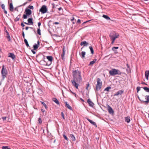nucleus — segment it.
Segmentation results:
<instances>
[{
  "label": "nucleus",
  "mask_w": 149,
  "mask_h": 149,
  "mask_svg": "<svg viewBox=\"0 0 149 149\" xmlns=\"http://www.w3.org/2000/svg\"><path fill=\"white\" fill-rule=\"evenodd\" d=\"M72 73L73 79L71 81L72 83L76 88L78 89L79 85L77 83H80L82 81L81 72L77 70H73Z\"/></svg>",
  "instance_id": "1"
},
{
  "label": "nucleus",
  "mask_w": 149,
  "mask_h": 149,
  "mask_svg": "<svg viewBox=\"0 0 149 149\" xmlns=\"http://www.w3.org/2000/svg\"><path fill=\"white\" fill-rule=\"evenodd\" d=\"M8 71L6 68H5L4 65H2V68L1 70V74L2 77V81L4 80L5 78L7 77L8 74Z\"/></svg>",
  "instance_id": "2"
},
{
  "label": "nucleus",
  "mask_w": 149,
  "mask_h": 149,
  "mask_svg": "<svg viewBox=\"0 0 149 149\" xmlns=\"http://www.w3.org/2000/svg\"><path fill=\"white\" fill-rule=\"evenodd\" d=\"M109 73L111 76H114L116 74L121 75L122 72L119 70L115 69H113L110 70Z\"/></svg>",
  "instance_id": "3"
},
{
  "label": "nucleus",
  "mask_w": 149,
  "mask_h": 149,
  "mask_svg": "<svg viewBox=\"0 0 149 149\" xmlns=\"http://www.w3.org/2000/svg\"><path fill=\"white\" fill-rule=\"evenodd\" d=\"M24 13L25 14L23 15V17L24 19H26L27 18L28 16H29L32 13L31 10L29 9L26 8L25 10Z\"/></svg>",
  "instance_id": "4"
},
{
  "label": "nucleus",
  "mask_w": 149,
  "mask_h": 149,
  "mask_svg": "<svg viewBox=\"0 0 149 149\" xmlns=\"http://www.w3.org/2000/svg\"><path fill=\"white\" fill-rule=\"evenodd\" d=\"M47 11V6L45 5H43L40 9L39 11L41 12L42 14H44L46 13Z\"/></svg>",
  "instance_id": "5"
},
{
  "label": "nucleus",
  "mask_w": 149,
  "mask_h": 149,
  "mask_svg": "<svg viewBox=\"0 0 149 149\" xmlns=\"http://www.w3.org/2000/svg\"><path fill=\"white\" fill-rule=\"evenodd\" d=\"M145 99L146 100V101H144L143 99H140L139 97H138L139 100L141 102H145L146 104H147L149 102V95L145 96Z\"/></svg>",
  "instance_id": "6"
},
{
  "label": "nucleus",
  "mask_w": 149,
  "mask_h": 149,
  "mask_svg": "<svg viewBox=\"0 0 149 149\" xmlns=\"http://www.w3.org/2000/svg\"><path fill=\"white\" fill-rule=\"evenodd\" d=\"M48 60L50 62V63L48 64V63H46V65L48 66L50 65L52 61H53V57L52 56H46Z\"/></svg>",
  "instance_id": "7"
},
{
  "label": "nucleus",
  "mask_w": 149,
  "mask_h": 149,
  "mask_svg": "<svg viewBox=\"0 0 149 149\" xmlns=\"http://www.w3.org/2000/svg\"><path fill=\"white\" fill-rule=\"evenodd\" d=\"M28 23L24 22V23L26 24L29 25H33V19L31 17L29 18L28 20Z\"/></svg>",
  "instance_id": "8"
},
{
  "label": "nucleus",
  "mask_w": 149,
  "mask_h": 149,
  "mask_svg": "<svg viewBox=\"0 0 149 149\" xmlns=\"http://www.w3.org/2000/svg\"><path fill=\"white\" fill-rule=\"evenodd\" d=\"M40 45V42L39 41H37V44H35L33 46V50H36L39 47Z\"/></svg>",
  "instance_id": "9"
},
{
  "label": "nucleus",
  "mask_w": 149,
  "mask_h": 149,
  "mask_svg": "<svg viewBox=\"0 0 149 149\" xmlns=\"http://www.w3.org/2000/svg\"><path fill=\"white\" fill-rule=\"evenodd\" d=\"M117 34H118V33H116L115 31L111 32L110 33L109 35L110 37L111 38L113 37H114L116 36Z\"/></svg>",
  "instance_id": "10"
},
{
  "label": "nucleus",
  "mask_w": 149,
  "mask_h": 149,
  "mask_svg": "<svg viewBox=\"0 0 149 149\" xmlns=\"http://www.w3.org/2000/svg\"><path fill=\"white\" fill-rule=\"evenodd\" d=\"M8 57L11 58L13 60L15 59V56L13 53H11L8 54Z\"/></svg>",
  "instance_id": "11"
},
{
  "label": "nucleus",
  "mask_w": 149,
  "mask_h": 149,
  "mask_svg": "<svg viewBox=\"0 0 149 149\" xmlns=\"http://www.w3.org/2000/svg\"><path fill=\"white\" fill-rule=\"evenodd\" d=\"M87 102L89 106L91 107H93L94 105V103L91 100V99H88L87 100Z\"/></svg>",
  "instance_id": "12"
},
{
  "label": "nucleus",
  "mask_w": 149,
  "mask_h": 149,
  "mask_svg": "<svg viewBox=\"0 0 149 149\" xmlns=\"http://www.w3.org/2000/svg\"><path fill=\"white\" fill-rule=\"evenodd\" d=\"M57 9H58L57 12L58 13H59V15H62L63 14V9L61 7H60L59 8H57Z\"/></svg>",
  "instance_id": "13"
},
{
  "label": "nucleus",
  "mask_w": 149,
  "mask_h": 149,
  "mask_svg": "<svg viewBox=\"0 0 149 149\" xmlns=\"http://www.w3.org/2000/svg\"><path fill=\"white\" fill-rule=\"evenodd\" d=\"M123 93V91L122 90L118 91L117 92L114 94V96L118 95H121Z\"/></svg>",
  "instance_id": "14"
},
{
  "label": "nucleus",
  "mask_w": 149,
  "mask_h": 149,
  "mask_svg": "<svg viewBox=\"0 0 149 149\" xmlns=\"http://www.w3.org/2000/svg\"><path fill=\"white\" fill-rule=\"evenodd\" d=\"M86 119L87 120L89 121L92 124L95 126L96 127H97V126L96 123L93 121L92 120H90V119L87 118Z\"/></svg>",
  "instance_id": "15"
},
{
  "label": "nucleus",
  "mask_w": 149,
  "mask_h": 149,
  "mask_svg": "<svg viewBox=\"0 0 149 149\" xmlns=\"http://www.w3.org/2000/svg\"><path fill=\"white\" fill-rule=\"evenodd\" d=\"M102 86V85H101L96 84V85L95 89V91H98V90H100Z\"/></svg>",
  "instance_id": "16"
},
{
  "label": "nucleus",
  "mask_w": 149,
  "mask_h": 149,
  "mask_svg": "<svg viewBox=\"0 0 149 149\" xmlns=\"http://www.w3.org/2000/svg\"><path fill=\"white\" fill-rule=\"evenodd\" d=\"M108 111L109 113L110 114L113 113H114V111L112 108L109 105H108Z\"/></svg>",
  "instance_id": "17"
},
{
  "label": "nucleus",
  "mask_w": 149,
  "mask_h": 149,
  "mask_svg": "<svg viewBox=\"0 0 149 149\" xmlns=\"http://www.w3.org/2000/svg\"><path fill=\"white\" fill-rule=\"evenodd\" d=\"M9 10L11 12H13L14 10V7L13 5V3H9Z\"/></svg>",
  "instance_id": "18"
},
{
  "label": "nucleus",
  "mask_w": 149,
  "mask_h": 149,
  "mask_svg": "<svg viewBox=\"0 0 149 149\" xmlns=\"http://www.w3.org/2000/svg\"><path fill=\"white\" fill-rule=\"evenodd\" d=\"M6 33L7 35V36H6V37L8 39V41H10L11 40L10 37L8 32L6 30Z\"/></svg>",
  "instance_id": "19"
},
{
  "label": "nucleus",
  "mask_w": 149,
  "mask_h": 149,
  "mask_svg": "<svg viewBox=\"0 0 149 149\" xmlns=\"http://www.w3.org/2000/svg\"><path fill=\"white\" fill-rule=\"evenodd\" d=\"M79 54L81 57L82 58H84L85 57V55H86V52L84 51H83L81 52V55L80 54V53H79Z\"/></svg>",
  "instance_id": "20"
},
{
  "label": "nucleus",
  "mask_w": 149,
  "mask_h": 149,
  "mask_svg": "<svg viewBox=\"0 0 149 149\" xmlns=\"http://www.w3.org/2000/svg\"><path fill=\"white\" fill-rule=\"evenodd\" d=\"M97 84L102 85V81H101V79L100 78H98L97 79Z\"/></svg>",
  "instance_id": "21"
},
{
  "label": "nucleus",
  "mask_w": 149,
  "mask_h": 149,
  "mask_svg": "<svg viewBox=\"0 0 149 149\" xmlns=\"http://www.w3.org/2000/svg\"><path fill=\"white\" fill-rule=\"evenodd\" d=\"M88 44V43L87 42L85 41L81 42L80 43L81 46L84 45V46H87Z\"/></svg>",
  "instance_id": "22"
},
{
  "label": "nucleus",
  "mask_w": 149,
  "mask_h": 149,
  "mask_svg": "<svg viewBox=\"0 0 149 149\" xmlns=\"http://www.w3.org/2000/svg\"><path fill=\"white\" fill-rule=\"evenodd\" d=\"M65 107L67 108H68L69 109L72 110V107L68 103V102H65Z\"/></svg>",
  "instance_id": "23"
},
{
  "label": "nucleus",
  "mask_w": 149,
  "mask_h": 149,
  "mask_svg": "<svg viewBox=\"0 0 149 149\" xmlns=\"http://www.w3.org/2000/svg\"><path fill=\"white\" fill-rule=\"evenodd\" d=\"M149 75V71L147 70L145 72V76L146 79L148 80V76Z\"/></svg>",
  "instance_id": "24"
},
{
  "label": "nucleus",
  "mask_w": 149,
  "mask_h": 149,
  "mask_svg": "<svg viewBox=\"0 0 149 149\" xmlns=\"http://www.w3.org/2000/svg\"><path fill=\"white\" fill-rule=\"evenodd\" d=\"M125 122L127 123H129L130 121V117L129 116H128L127 117H125Z\"/></svg>",
  "instance_id": "25"
},
{
  "label": "nucleus",
  "mask_w": 149,
  "mask_h": 149,
  "mask_svg": "<svg viewBox=\"0 0 149 149\" xmlns=\"http://www.w3.org/2000/svg\"><path fill=\"white\" fill-rule=\"evenodd\" d=\"M96 59H94L93 61H91L90 62L89 65H93L96 62Z\"/></svg>",
  "instance_id": "26"
},
{
  "label": "nucleus",
  "mask_w": 149,
  "mask_h": 149,
  "mask_svg": "<svg viewBox=\"0 0 149 149\" xmlns=\"http://www.w3.org/2000/svg\"><path fill=\"white\" fill-rule=\"evenodd\" d=\"M27 3V2H25L22 5H20V6H19L18 7H16L14 9L15 10H17V11H18V9H17V8L18 7H21V6H24Z\"/></svg>",
  "instance_id": "27"
},
{
  "label": "nucleus",
  "mask_w": 149,
  "mask_h": 149,
  "mask_svg": "<svg viewBox=\"0 0 149 149\" xmlns=\"http://www.w3.org/2000/svg\"><path fill=\"white\" fill-rule=\"evenodd\" d=\"M102 17L108 20L110 19V18L107 15H103L102 16Z\"/></svg>",
  "instance_id": "28"
},
{
  "label": "nucleus",
  "mask_w": 149,
  "mask_h": 149,
  "mask_svg": "<svg viewBox=\"0 0 149 149\" xmlns=\"http://www.w3.org/2000/svg\"><path fill=\"white\" fill-rule=\"evenodd\" d=\"M21 14L19 15L14 20L15 22H17L19 21L20 17Z\"/></svg>",
  "instance_id": "29"
},
{
  "label": "nucleus",
  "mask_w": 149,
  "mask_h": 149,
  "mask_svg": "<svg viewBox=\"0 0 149 149\" xmlns=\"http://www.w3.org/2000/svg\"><path fill=\"white\" fill-rule=\"evenodd\" d=\"M70 136L71 138L72 139V140L73 141H75L76 140L75 137L74 135L72 134H70Z\"/></svg>",
  "instance_id": "30"
},
{
  "label": "nucleus",
  "mask_w": 149,
  "mask_h": 149,
  "mask_svg": "<svg viewBox=\"0 0 149 149\" xmlns=\"http://www.w3.org/2000/svg\"><path fill=\"white\" fill-rule=\"evenodd\" d=\"M119 36V34H117L116 35V36H115V37L111 38L112 40L115 41L116 39V38H118Z\"/></svg>",
  "instance_id": "31"
},
{
  "label": "nucleus",
  "mask_w": 149,
  "mask_h": 149,
  "mask_svg": "<svg viewBox=\"0 0 149 149\" xmlns=\"http://www.w3.org/2000/svg\"><path fill=\"white\" fill-rule=\"evenodd\" d=\"M89 48L91 50V53L93 54H94V50L92 47V46H90L89 47Z\"/></svg>",
  "instance_id": "32"
},
{
  "label": "nucleus",
  "mask_w": 149,
  "mask_h": 149,
  "mask_svg": "<svg viewBox=\"0 0 149 149\" xmlns=\"http://www.w3.org/2000/svg\"><path fill=\"white\" fill-rule=\"evenodd\" d=\"M63 52L62 53V54H61V58H62V59H64V55L65 54V52L64 50V48H63Z\"/></svg>",
  "instance_id": "33"
},
{
  "label": "nucleus",
  "mask_w": 149,
  "mask_h": 149,
  "mask_svg": "<svg viewBox=\"0 0 149 149\" xmlns=\"http://www.w3.org/2000/svg\"><path fill=\"white\" fill-rule=\"evenodd\" d=\"M111 88V87L110 86H108L105 88L104 90V91H107L109 92V90Z\"/></svg>",
  "instance_id": "34"
},
{
  "label": "nucleus",
  "mask_w": 149,
  "mask_h": 149,
  "mask_svg": "<svg viewBox=\"0 0 149 149\" xmlns=\"http://www.w3.org/2000/svg\"><path fill=\"white\" fill-rule=\"evenodd\" d=\"M24 42L27 47H29V45L28 44V42L27 40L26 39H24Z\"/></svg>",
  "instance_id": "35"
},
{
  "label": "nucleus",
  "mask_w": 149,
  "mask_h": 149,
  "mask_svg": "<svg viewBox=\"0 0 149 149\" xmlns=\"http://www.w3.org/2000/svg\"><path fill=\"white\" fill-rule=\"evenodd\" d=\"M143 88L146 92L149 93V88L145 87Z\"/></svg>",
  "instance_id": "36"
},
{
  "label": "nucleus",
  "mask_w": 149,
  "mask_h": 149,
  "mask_svg": "<svg viewBox=\"0 0 149 149\" xmlns=\"http://www.w3.org/2000/svg\"><path fill=\"white\" fill-rule=\"evenodd\" d=\"M40 102L45 107V109H47V106L46 104L44 102H42V101H40Z\"/></svg>",
  "instance_id": "37"
},
{
  "label": "nucleus",
  "mask_w": 149,
  "mask_h": 149,
  "mask_svg": "<svg viewBox=\"0 0 149 149\" xmlns=\"http://www.w3.org/2000/svg\"><path fill=\"white\" fill-rule=\"evenodd\" d=\"M118 47H113L112 48V50L113 51H114V52H116V49H118Z\"/></svg>",
  "instance_id": "38"
},
{
  "label": "nucleus",
  "mask_w": 149,
  "mask_h": 149,
  "mask_svg": "<svg viewBox=\"0 0 149 149\" xmlns=\"http://www.w3.org/2000/svg\"><path fill=\"white\" fill-rule=\"evenodd\" d=\"M40 31H41L40 29V28H39L37 29V33L38 35H41V33Z\"/></svg>",
  "instance_id": "39"
},
{
  "label": "nucleus",
  "mask_w": 149,
  "mask_h": 149,
  "mask_svg": "<svg viewBox=\"0 0 149 149\" xmlns=\"http://www.w3.org/2000/svg\"><path fill=\"white\" fill-rule=\"evenodd\" d=\"M63 136L64 137V138L67 141H68L69 140V139L64 134H63Z\"/></svg>",
  "instance_id": "40"
},
{
  "label": "nucleus",
  "mask_w": 149,
  "mask_h": 149,
  "mask_svg": "<svg viewBox=\"0 0 149 149\" xmlns=\"http://www.w3.org/2000/svg\"><path fill=\"white\" fill-rule=\"evenodd\" d=\"M2 149H11L10 148H8V146H3L2 147Z\"/></svg>",
  "instance_id": "41"
},
{
  "label": "nucleus",
  "mask_w": 149,
  "mask_h": 149,
  "mask_svg": "<svg viewBox=\"0 0 149 149\" xmlns=\"http://www.w3.org/2000/svg\"><path fill=\"white\" fill-rule=\"evenodd\" d=\"M38 121L39 122V123L40 124H41L42 123V120L40 117L38 119Z\"/></svg>",
  "instance_id": "42"
},
{
  "label": "nucleus",
  "mask_w": 149,
  "mask_h": 149,
  "mask_svg": "<svg viewBox=\"0 0 149 149\" xmlns=\"http://www.w3.org/2000/svg\"><path fill=\"white\" fill-rule=\"evenodd\" d=\"M1 7L2 8L3 10L5 9V5L3 4H2L1 5Z\"/></svg>",
  "instance_id": "43"
},
{
  "label": "nucleus",
  "mask_w": 149,
  "mask_h": 149,
  "mask_svg": "<svg viewBox=\"0 0 149 149\" xmlns=\"http://www.w3.org/2000/svg\"><path fill=\"white\" fill-rule=\"evenodd\" d=\"M86 89L87 90H88V87L89 86V84L88 82H87V84H86Z\"/></svg>",
  "instance_id": "44"
},
{
  "label": "nucleus",
  "mask_w": 149,
  "mask_h": 149,
  "mask_svg": "<svg viewBox=\"0 0 149 149\" xmlns=\"http://www.w3.org/2000/svg\"><path fill=\"white\" fill-rule=\"evenodd\" d=\"M61 116L62 117V118H63V119L64 120L65 119V117H64V114L63 113V112H62L61 113Z\"/></svg>",
  "instance_id": "45"
},
{
  "label": "nucleus",
  "mask_w": 149,
  "mask_h": 149,
  "mask_svg": "<svg viewBox=\"0 0 149 149\" xmlns=\"http://www.w3.org/2000/svg\"><path fill=\"white\" fill-rule=\"evenodd\" d=\"M141 87L139 86H138L136 88V90L137 92H138L140 90Z\"/></svg>",
  "instance_id": "46"
},
{
  "label": "nucleus",
  "mask_w": 149,
  "mask_h": 149,
  "mask_svg": "<svg viewBox=\"0 0 149 149\" xmlns=\"http://www.w3.org/2000/svg\"><path fill=\"white\" fill-rule=\"evenodd\" d=\"M81 23V20L80 19H78L77 22V24H80Z\"/></svg>",
  "instance_id": "47"
},
{
  "label": "nucleus",
  "mask_w": 149,
  "mask_h": 149,
  "mask_svg": "<svg viewBox=\"0 0 149 149\" xmlns=\"http://www.w3.org/2000/svg\"><path fill=\"white\" fill-rule=\"evenodd\" d=\"M28 8L31 9H33L34 8V7L33 6H29Z\"/></svg>",
  "instance_id": "48"
},
{
  "label": "nucleus",
  "mask_w": 149,
  "mask_h": 149,
  "mask_svg": "<svg viewBox=\"0 0 149 149\" xmlns=\"http://www.w3.org/2000/svg\"><path fill=\"white\" fill-rule=\"evenodd\" d=\"M70 92L72 94L76 97H77V95L76 93H74L73 92H72L71 91H70Z\"/></svg>",
  "instance_id": "49"
},
{
  "label": "nucleus",
  "mask_w": 149,
  "mask_h": 149,
  "mask_svg": "<svg viewBox=\"0 0 149 149\" xmlns=\"http://www.w3.org/2000/svg\"><path fill=\"white\" fill-rule=\"evenodd\" d=\"M52 100L53 101H54V102H55V103H56V98H55V97L52 98Z\"/></svg>",
  "instance_id": "50"
},
{
  "label": "nucleus",
  "mask_w": 149,
  "mask_h": 149,
  "mask_svg": "<svg viewBox=\"0 0 149 149\" xmlns=\"http://www.w3.org/2000/svg\"><path fill=\"white\" fill-rule=\"evenodd\" d=\"M22 35L23 38H24V39H25V38L24 33V31H22Z\"/></svg>",
  "instance_id": "51"
},
{
  "label": "nucleus",
  "mask_w": 149,
  "mask_h": 149,
  "mask_svg": "<svg viewBox=\"0 0 149 149\" xmlns=\"http://www.w3.org/2000/svg\"><path fill=\"white\" fill-rule=\"evenodd\" d=\"M6 117H2V119H3V120H6Z\"/></svg>",
  "instance_id": "52"
},
{
  "label": "nucleus",
  "mask_w": 149,
  "mask_h": 149,
  "mask_svg": "<svg viewBox=\"0 0 149 149\" xmlns=\"http://www.w3.org/2000/svg\"><path fill=\"white\" fill-rule=\"evenodd\" d=\"M41 24L40 22H38V27H39V28H40V26L41 25Z\"/></svg>",
  "instance_id": "53"
},
{
  "label": "nucleus",
  "mask_w": 149,
  "mask_h": 149,
  "mask_svg": "<svg viewBox=\"0 0 149 149\" xmlns=\"http://www.w3.org/2000/svg\"><path fill=\"white\" fill-rule=\"evenodd\" d=\"M21 25L23 27H24L25 26L23 24V22H22L21 24Z\"/></svg>",
  "instance_id": "54"
},
{
  "label": "nucleus",
  "mask_w": 149,
  "mask_h": 149,
  "mask_svg": "<svg viewBox=\"0 0 149 149\" xmlns=\"http://www.w3.org/2000/svg\"><path fill=\"white\" fill-rule=\"evenodd\" d=\"M74 17H73V18L72 19H71V21L72 22V23L73 24H74L75 23V22H74Z\"/></svg>",
  "instance_id": "55"
},
{
  "label": "nucleus",
  "mask_w": 149,
  "mask_h": 149,
  "mask_svg": "<svg viewBox=\"0 0 149 149\" xmlns=\"http://www.w3.org/2000/svg\"><path fill=\"white\" fill-rule=\"evenodd\" d=\"M31 51L33 53V54H36V52L34 51L33 50H32Z\"/></svg>",
  "instance_id": "56"
},
{
  "label": "nucleus",
  "mask_w": 149,
  "mask_h": 149,
  "mask_svg": "<svg viewBox=\"0 0 149 149\" xmlns=\"http://www.w3.org/2000/svg\"><path fill=\"white\" fill-rule=\"evenodd\" d=\"M3 11L5 14H7V11L5 10V9L3 10Z\"/></svg>",
  "instance_id": "57"
},
{
  "label": "nucleus",
  "mask_w": 149,
  "mask_h": 149,
  "mask_svg": "<svg viewBox=\"0 0 149 149\" xmlns=\"http://www.w3.org/2000/svg\"><path fill=\"white\" fill-rule=\"evenodd\" d=\"M56 104H59V102L57 99H56Z\"/></svg>",
  "instance_id": "58"
},
{
  "label": "nucleus",
  "mask_w": 149,
  "mask_h": 149,
  "mask_svg": "<svg viewBox=\"0 0 149 149\" xmlns=\"http://www.w3.org/2000/svg\"><path fill=\"white\" fill-rule=\"evenodd\" d=\"M13 3L12 0H8V3Z\"/></svg>",
  "instance_id": "59"
},
{
  "label": "nucleus",
  "mask_w": 149,
  "mask_h": 149,
  "mask_svg": "<svg viewBox=\"0 0 149 149\" xmlns=\"http://www.w3.org/2000/svg\"><path fill=\"white\" fill-rule=\"evenodd\" d=\"M52 5L53 6H52V7L53 8H54V7H55V4H54V3H52Z\"/></svg>",
  "instance_id": "60"
},
{
  "label": "nucleus",
  "mask_w": 149,
  "mask_h": 149,
  "mask_svg": "<svg viewBox=\"0 0 149 149\" xmlns=\"http://www.w3.org/2000/svg\"><path fill=\"white\" fill-rule=\"evenodd\" d=\"M29 28V27H28V26H26L25 28V29L26 30H27Z\"/></svg>",
  "instance_id": "61"
},
{
  "label": "nucleus",
  "mask_w": 149,
  "mask_h": 149,
  "mask_svg": "<svg viewBox=\"0 0 149 149\" xmlns=\"http://www.w3.org/2000/svg\"><path fill=\"white\" fill-rule=\"evenodd\" d=\"M80 100H81L83 102H84V100L83 99H82V98H80Z\"/></svg>",
  "instance_id": "62"
},
{
  "label": "nucleus",
  "mask_w": 149,
  "mask_h": 149,
  "mask_svg": "<svg viewBox=\"0 0 149 149\" xmlns=\"http://www.w3.org/2000/svg\"><path fill=\"white\" fill-rule=\"evenodd\" d=\"M141 84H143L147 85L144 82H142Z\"/></svg>",
  "instance_id": "63"
},
{
  "label": "nucleus",
  "mask_w": 149,
  "mask_h": 149,
  "mask_svg": "<svg viewBox=\"0 0 149 149\" xmlns=\"http://www.w3.org/2000/svg\"><path fill=\"white\" fill-rule=\"evenodd\" d=\"M112 42H111V44H113V43H114V41H113V40H112Z\"/></svg>",
  "instance_id": "64"
}]
</instances>
